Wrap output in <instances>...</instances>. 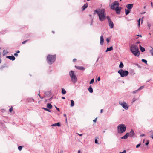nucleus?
<instances>
[{"instance_id": "nucleus-60", "label": "nucleus", "mask_w": 153, "mask_h": 153, "mask_svg": "<svg viewBox=\"0 0 153 153\" xmlns=\"http://www.w3.org/2000/svg\"><path fill=\"white\" fill-rule=\"evenodd\" d=\"M143 18H142V19H141V20H142V22H141V23H142V22H143Z\"/></svg>"}, {"instance_id": "nucleus-62", "label": "nucleus", "mask_w": 153, "mask_h": 153, "mask_svg": "<svg viewBox=\"0 0 153 153\" xmlns=\"http://www.w3.org/2000/svg\"><path fill=\"white\" fill-rule=\"evenodd\" d=\"M38 95L39 96H40V94H39V93L38 94Z\"/></svg>"}, {"instance_id": "nucleus-40", "label": "nucleus", "mask_w": 153, "mask_h": 153, "mask_svg": "<svg viewBox=\"0 0 153 153\" xmlns=\"http://www.w3.org/2000/svg\"><path fill=\"white\" fill-rule=\"evenodd\" d=\"M126 151L125 150H124L123 151V152H120L119 153H126Z\"/></svg>"}, {"instance_id": "nucleus-4", "label": "nucleus", "mask_w": 153, "mask_h": 153, "mask_svg": "<svg viewBox=\"0 0 153 153\" xmlns=\"http://www.w3.org/2000/svg\"><path fill=\"white\" fill-rule=\"evenodd\" d=\"M56 58V55H48L47 56V60L48 63L51 64L55 62Z\"/></svg>"}, {"instance_id": "nucleus-53", "label": "nucleus", "mask_w": 153, "mask_h": 153, "mask_svg": "<svg viewBox=\"0 0 153 153\" xmlns=\"http://www.w3.org/2000/svg\"><path fill=\"white\" fill-rule=\"evenodd\" d=\"M58 111H59V108H57V109H56Z\"/></svg>"}, {"instance_id": "nucleus-12", "label": "nucleus", "mask_w": 153, "mask_h": 153, "mask_svg": "<svg viewBox=\"0 0 153 153\" xmlns=\"http://www.w3.org/2000/svg\"><path fill=\"white\" fill-rule=\"evenodd\" d=\"M104 40L103 36H101L100 37V44L102 45L104 43Z\"/></svg>"}, {"instance_id": "nucleus-64", "label": "nucleus", "mask_w": 153, "mask_h": 153, "mask_svg": "<svg viewBox=\"0 0 153 153\" xmlns=\"http://www.w3.org/2000/svg\"><path fill=\"white\" fill-rule=\"evenodd\" d=\"M55 108L56 109H57V108H58L57 107H56V106H55Z\"/></svg>"}, {"instance_id": "nucleus-47", "label": "nucleus", "mask_w": 153, "mask_h": 153, "mask_svg": "<svg viewBox=\"0 0 153 153\" xmlns=\"http://www.w3.org/2000/svg\"><path fill=\"white\" fill-rule=\"evenodd\" d=\"M138 91V90H136L134 91L133 92V93L134 94V93H136Z\"/></svg>"}, {"instance_id": "nucleus-27", "label": "nucleus", "mask_w": 153, "mask_h": 153, "mask_svg": "<svg viewBox=\"0 0 153 153\" xmlns=\"http://www.w3.org/2000/svg\"><path fill=\"white\" fill-rule=\"evenodd\" d=\"M144 88V86H142L140 87L137 90H138V91H140V90L143 89V88Z\"/></svg>"}, {"instance_id": "nucleus-32", "label": "nucleus", "mask_w": 153, "mask_h": 153, "mask_svg": "<svg viewBox=\"0 0 153 153\" xmlns=\"http://www.w3.org/2000/svg\"><path fill=\"white\" fill-rule=\"evenodd\" d=\"M13 110V108L12 106L9 109V111L11 113L12 112V111Z\"/></svg>"}, {"instance_id": "nucleus-52", "label": "nucleus", "mask_w": 153, "mask_h": 153, "mask_svg": "<svg viewBox=\"0 0 153 153\" xmlns=\"http://www.w3.org/2000/svg\"><path fill=\"white\" fill-rule=\"evenodd\" d=\"M103 109H101L100 111V112L101 113H102L103 112Z\"/></svg>"}, {"instance_id": "nucleus-3", "label": "nucleus", "mask_w": 153, "mask_h": 153, "mask_svg": "<svg viewBox=\"0 0 153 153\" xmlns=\"http://www.w3.org/2000/svg\"><path fill=\"white\" fill-rule=\"evenodd\" d=\"M130 48L131 51L135 56H138L140 55V51L138 47L136 45L132 44L130 46Z\"/></svg>"}, {"instance_id": "nucleus-61", "label": "nucleus", "mask_w": 153, "mask_h": 153, "mask_svg": "<svg viewBox=\"0 0 153 153\" xmlns=\"http://www.w3.org/2000/svg\"><path fill=\"white\" fill-rule=\"evenodd\" d=\"M80 150H79V151H78V153H80Z\"/></svg>"}, {"instance_id": "nucleus-26", "label": "nucleus", "mask_w": 153, "mask_h": 153, "mask_svg": "<svg viewBox=\"0 0 153 153\" xmlns=\"http://www.w3.org/2000/svg\"><path fill=\"white\" fill-rule=\"evenodd\" d=\"M150 133L151 134V135L150 136V137L153 139V132L152 131H150Z\"/></svg>"}, {"instance_id": "nucleus-6", "label": "nucleus", "mask_w": 153, "mask_h": 153, "mask_svg": "<svg viewBox=\"0 0 153 153\" xmlns=\"http://www.w3.org/2000/svg\"><path fill=\"white\" fill-rule=\"evenodd\" d=\"M69 75L71 78L72 82L74 83L76 82L77 79V78L74 73V72L71 71L69 72Z\"/></svg>"}, {"instance_id": "nucleus-9", "label": "nucleus", "mask_w": 153, "mask_h": 153, "mask_svg": "<svg viewBox=\"0 0 153 153\" xmlns=\"http://www.w3.org/2000/svg\"><path fill=\"white\" fill-rule=\"evenodd\" d=\"M133 4H128L126 6V7L129 10L131 9L133 6Z\"/></svg>"}, {"instance_id": "nucleus-35", "label": "nucleus", "mask_w": 153, "mask_h": 153, "mask_svg": "<svg viewBox=\"0 0 153 153\" xmlns=\"http://www.w3.org/2000/svg\"><path fill=\"white\" fill-rule=\"evenodd\" d=\"M147 26L148 27L149 29H150L151 26V25L150 24L149 22H148L147 23Z\"/></svg>"}, {"instance_id": "nucleus-39", "label": "nucleus", "mask_w": 153, "mask_h": 153, "mask_svg": "<svg viewBox=\"0 0 153 153\" xmlns=\"http://www.w3.org/2000/svg\"><path fill=\"white\" fill-rule=\"evenodd\" d=\"M106 18H107V19H108V22L110 21H111L109 16H107V17L106 16Z\"/></svg>"}, {"instance_id": "nucleus-24", "label": "nucleus", "mask_w": 153, "mask_h": 153, "mask_svg": "<svg viewBox=\"0 0 153 153\" xmlns=\"http://www.w3.org/2000/svg\"><path fill=\"white\" fill-rule=\"evenodd\" d=\"M88 91L90 93H92L93 92V90L91 86H90L88 88Z\"/></svg>"}, {"instance_id": "nucleus-58", "label": "nucleus", "mask_w": 153, "mask_h": 153, "mask_svg": "<svg viewBox=\"0 0 153 153\" xmlns=\"http://www.w3.org/2000/svg\"><path fill=\"white\" fill-rule=\"evenodd\" d=\"M140 43V42L139 41H138V42H137V44H138V43Z\"/></svg>"}, {"instance_id": "nucleus-57", "label": "nucleus", "mask_w": 153, "mask_h": 153, "mask_svg": "<svg viewBox=\"0 0 153 153\" xmlns=\"http://www.w3.org/2000/svg\"><path fill=\"white\" fill-rule=\"evenodd\" d=\"M4 51H5L4 50L3 51V52L4 53V54H6V53H4Z\"/></svg>"}, {"instance_id": "nucleus-18", "label": "nucleus", "mask_w": 153, "mask_h": 153, "mask_svg": "<svg viewBox=\"0 0 153 153\" xmlns=\"http://www.w3.org/2000/svg\"><path fill=\"white\" fill-rule=\"evenodd\" d=\"M125 14L127 15H128L130 12V10L128 9H125Z\"/></svg>"}, {"instance_id": "nucleus-54", "label": "nucleus", "mask_w": 153, "mask_h": 153, "mask_svg": "<svg viewBox=\"0 0 153 153\" xmlns=\"http://www.w3.org/2000/svg\"><path fill=\"white\" fill-rule=\"evenodd\" d=\"M137 36H139L140 37H142V36L141 35H138Z\"/></svg>"}, {"instance_id": "nucleus-34", "label": "nucleus", "mask_w": 153, "mask_h": 153, "mask_svg": "<svg viewBox=\"0 0 153 153\" xmlns=\"http://www.w3.org/2000/svg\"><path fill=\"white\" fill-rule=\"evenodd\" d=\"M140 18L139 20H138V26L139 27H140Z\"/></svg>"}, {"instance_id": "nucleus-59", "label": "nucleus", "mask_w": 153, "mask_h": 153, "mask_svg": "<svg viewBox=\"0 0 153 153\" xmlns=\"http://www.w3.org/2000/svg\"><path fill=\"white\" fill-rule=\"evenodd\" d=\"M62 99H65V98L64 97H62Z\"/></svg>"}, {"instance_id": "nucleus-56", "label": "nucleus", "mask_w": 153, "mask_h": 153, "mask_svg": "<svg viewBox=\"0 0 153 153\" xmlns=\"http://www.w3.org/2000/svg\"><path fill=\"white\" fill-rule=\"evenodd\" d=\"M64 117H66V114H64Z\"/></svg>"}, {"instance_id": "nucleus-8", "label": "nucleus", "mask_w": 153, "mask_h": 153, "mask_svg": "<svg viewBox=\"0 0 153 153\" xmlns=\"http://www.w3.org/2000/svg\"><path fill=\"white\" fill-rule=\"evenodd\" d=\"M119 104L122 106L126 110H127L128 108V106L127 105V104L125 102H119Z\"/></svg>"}, {"instance_id": "nucleus-11", "label": "nucleus", "mask_w": 153, "mask_h": 153, "mask_svg": "<svg viewBox=\"0 0 153 153\" xmlns=\"http://www.w3.org/2000/svg\"><path fill=\"white\" fill-rule=\"evenodd\" d=\"M75 67L76 69L79 70H84L85 69L84 67L82 66H75Z\"/></svg>"}, {"instance_id": "nucleus-31", "label": "nucleus", "mask_w": 153, "mask_h": 153, "mask_svg": "<svg viewBox=\"0 0 153 153\" xmlns=\"http://www.w3.org/2000/svg\"><path fill=\"white\" fill-rule=\"evenodd\" d=\"M142 61L143 62H144L145 63H147V61L146 60H145L144 59H142Z\"/></svg>"}, {"instance_id": "nucleus-5", "label": "nucleus", "mask_w": 153, "mask_h": 153, "mask_svg": "<svg viewBox=\"0 0 153 153\" xmlns=\"http://www.w3.org/2000/svg\"><path fill=\"white\" fill-rule=\"evenodd\" d=\"M126 130V127L124 124H119L117 127L118 132L119 133L121 134L124 132Z\"/></svg>"}, {"instance_id": "nucleus-13", "label": "nucleus", "mask_w": 153, "mask_h": 153, "mask_svg": "<svg viewBox=\"0 0 153 153\" xmlns=\"http://www.w3.org/2000/svg\"><path fill=\"white\" fill-rule=\"evenodd\" d=\"M7 58L9 59L10 60H12V61H13V60H15V58L13 56H7Z\"/></svg>"}, {"instance_id": "nucleus-29", "label": "nucleus", "mask_w": 153, "mask_h": 153, "mask_svg": "<svg viewBox=\"0 0 153 153\" xmlns=\"http://www.w3.org/2000/svg\"><path fill=\"white\" fill-rule=\"evenodd\" d=\"M42 108L43 109L47 111H48L49 112H50V111L49 109H48L47 108Z\"/></svg>"}, {"instance_id": "nucleus-1", "label": "nucleus", "mask_w": 153, "mask_h": 153, "mask_svg": "<svg viewBox=\"0 0 153 153\" xmlns=\"http://www.w3.org/2000/svg\"><path fill=\"white\" fill-rule=\"evenodd\" d=\"M96 13L98 16L100 21H103L105 20L106 18V14L105 9H101L100 10H95L94 12V15Z\"/></svg>"}, {"instance_id": "nucleus-38", "label": "nucleus", "mask_w": 153, "mask_h": 153, "mask_svg": "<svg viewBox=\"0 0 153 153\" xmlns=\"http://www.w3.org/2000/svg\"><path fill=\"white\" fill-rule=\"evenodd\" d=\"M110 39L109 38H107L106 39V41L108 43L110 41Z\"/></svg>"}, {"instance_id": "nucleus-48", "label": "nucleus", "mask_w": 153, "mask_h": 153, "mask_svg": "<svg viewBox=\"0 0 153 153\" xmlns=\"http://www.w3.org/2000/svg\"><path fill=\"white\" fill-rule=\"evenodd\" d=\"M97 118H96L94 120H93V121H94L95 122H96V121H97Z\"/></svg>"}, {"instance_id": "nucleus-63", "label": "nucleus", "mask_w": 153, "mask_h": 153, "mask_svg": "<svg viewBox=\"0 0 153 153\" xmlns=\"http://www.w3.org/2000/svg\"><path fill=\"white\" fill-rule=\"evenodd\" d=\"M144 9H145V8H146V7H145V6H144Z\"/></svg>"}, {"instance_id": "nucleus-49", "label": "nucleus", "mask_w": 153, "mask_h": 153, "mask_svg": "<svg viewBox=\"0 0 153 153\" xmlns=\"http://www.w3.org/2000/svg\"><path fill=\"white\" fill-rule=\"evenodd\" d=\"M145 136V134H143L140 135V137H142L144 136Z\"/></svg>"}, {"instance_id": "nucleus-43", "label": "nucleus", "mask_w": 153, "mask_h": 153, "mask_svg": "<svg viewBox=\"0 0 153 153\" xmlns=\"http://www.w3.org/2000/svg\"><path fill=\"white\" fill-rule=\"evenodd\" d=\"M136 100V99L135 98H134L133 99V102Z\"/></svg>"}, {"instance_id": "nucleus-44", "label": "nucleus", "mask_w": 153, "mask_h": 153, "mask_svg": "<svg viewBox=\"0 0 153 153\" xmlns=\"http://www.w3.org/2000/svg\"><path fill=\"white\" fill-rule=\"evenodd\" d=\"M77 60V59H73V61L74 62H75Z\"/></svg>"}, {"instance_id": "nucleus-21", "label": "nucleus", "mask_w": 153, "mask_h": 153, "mask_svg": "<svg viewBox=\"0 0 153 153\" xmlns=\"http://www.w3.org/2000/svg\"><path fill=\"white\" fill-rule=\"evenodd\" d=\"M113 47L112 46L110 47V48H108L107 49V50L106 51V52H107L108 51H110L113 50Z\"/></svg>"}, {"instance_id": "nucleus-36", "label": "nucleus", "mask_w": 153, "mask_h": 153, "mask_svg": "<svg viewBox=\"0 0 153 153\" xmlns=\"http://www.w3.org/2000/svg\"><path fill=\"white\" fill-rule=\"evenodd\" d=\"M94 82V79H92L90 81V84H92Z\"/></svg>"}, {"instance_id": "nucleus-33", "label": "nucleus", "mask_w": 153, "mask_h": 153, "mask_svg": "<svg viewBox=\"0 0 153 153\" xmlns=\"http://www.w3.org/2000/svg\"><path fill=\"white\" fill-rule=\"evenodd\" d=\"M22 146H19L18 147V149L19 151H21L22 149Z\"/></svg>"}, {"instance_id": "nucleus-17", "label": "nucleus", "mask_w": 153, "mask_h": 153, "mask_svg": "<svg viewBox=\"0 0 153 153\" xmlns=\"http://www.w3.org/2000/svg\"><path fill=\"white\" fill-rule=\"evenodd\" d=\"M88 4H85L82 7V9L83 10H84L85 9H86V8L88 7Z\"/></svg>"}, {"instance_id": "nucleus-25", "label": "nucleus", "mask_w": 153, "mask_h": 153, "mask_svg": "<svg viewBox=\"0 0 153 153\" xmlns=\"http://www.w3.org/2000/svg\"><path fill=\"white\" fill-rule=\"evenodd\" d=\"M66 93V91L63 88L62 89V93L63 94H65Z\"/></svg>"}, {"instance_id": "nucleus-20", "label": "nucleus", "mask_w": 153, "mask_h": 153, "mask_svg": "<svg viewBox=\"0 0 153 153\" xmlns=\"http://www.w3.org/2000/svg\"><path fill=\"white\" fill-rule=\"evenodd\" d=\"M47 107L49 109H51L52 107V106L51 104L48 103L47 104Z\"/></svg>"}, {"instance_id": "nucleus-50", "label": "nucleus", "mask_w": 153, "mask_h": 153, "mask_svg": "<svg viewBox=\"0 0 153 153\" xmlns=\"http://www.w3.org/2000/svg\"><path fill=\"white\" fill-rule=\"evenodd\" d=\"M14 55L15 56H17L18 55L17 53H16L14 54Z\"/></svg>"}, {"instance_id": "nucleus-19", "label": "nucleus", "mask_w": 153, "mask_h": 153, "mask_svg": "<svg viewBox=\"0 0 153 153\" xmlns=\"http://www.w3.org/2000/svg\"><path fill=\"white\" fill-rule=\"evenodd\" d=\"M140 48L141 51L142 52H143L145 51V48L142 47L140 45Z\"/></svg>"}, {"instance_id": "nucleus-28", "label": "nucleus", "mask_w": 153, "mask_h": 153, "mask_svg": "<svg viewBox=\"0 0 153 153\" xmlns=\"http://www.w3.org/2000/svg\"><path fill=\"white\" fill-rule=\"evenodd\" d=\"M99 139V138L98 137L96 138L95 140V143L99 144V143H98V141L97 140V139Z\"/></svg>"}, {"instance_id": "nucleus-51", "label": "nucleus", "mask_w": 153, "mask_h": 153, "mask_svg": "<svg viewBox=\"0 0 153 153\" xmlns=\"http://www.w3.org/2000/svg\"><path fill=\"white\" fill-rule=\"evenodd\" d=\"M151 6L153 7V5H152L153 4V3L152 2H151Z\"/></svg>"}, {"instance_id": "nucleus-2", "label": "nucleus", "mask_w": 153, "mask_h": 153, "mask_svg": "<svg viewBox=\"0 0 153 153\" xmlns=\"http://www.w3.org/2000/svg\"><path fill=\"white\" fill-rule=\"evenodd\" d=\"M119 4L117 1L114 2L111 5V8L115 10L117 14H120L121 10V7H119Z\"/></svg>"}, {"instance_id": "nucleus-37", "label": "nucleus", "mask_w": 153, "mask_h": 153, "mask_svg": "<svg viewBox=\"0 0 153 153\" xmlns=\"http://www.w3.org/2000/svg\"><path fill=\"white\" fill-rule=\"evenodd\" d=\"M28 41V40H25V41H24L22 43V44H24L26 43Z\"/></svg>"}, {"instance_id": "nucleus-30", "label": "nucleus", "mask_w": 153, "mask_h": 153, "mask_svg": "<svg viewBox=\"0 0 153 153\" xmlns=\"http://www.w3.org/2000/svg\"><path fill=\"white\" fill-rule=\"evenodd\" d=\"M150 52L152 56H153V48H152V49L150 51Z\"/></svg>"}, {"instance_id": "nucleus-22", "label": "nucleus", "mask_w": 153, "mask_h": 153, "mask_svg": "<svg viewBox=\"0 0 153 153\" xmlns=\"http://www.w3.org/2000/svg\"><path fill=\"white\" fill-rule=\"evenodd\" d=\"M124 65L122 62H121L119 65V67L120 68H123Z\"/></svg>"}, {"instance_id": "nucleus-23", "label": "nucleus", "mask_w": 153, "mask_h": 153, "mask_svg": "<svg viewBox=\"0 0 153 153\" xmlns=\"http://www.w3.org/2000/svg\"><path fill=\"white\" fill-rule=\"evenodd\" d=\"M74 103L73 100L71 101V107H73L74 105Z\"/></svg>"}, {"instance_id": "nucleus-15", "label": "nucleus", "mask_w": 153, "mask_h": 153, "mask_svg": "<svg viewBox=\"0 0 153 153\" xmlns=\"http://www.w3.org/2000/svg\"><path fill=\"white\" fill-rule=\"evenodd\" d=\"M129 135V133H127L124 136L122 137L121 138L122 139H126L127 138L128 136Z\"/></svg>"}, {"instance_id": "nucleus-7", "label": "nucleus", "mask_w": 153, "mask_h": 153, "mask_svg": "<svg viewBox=\"0 0 153 153\" xmlns=\"http://www.w3.org/2000/svg\"><path fill=\"white\" fill-rule=\"evenodd\" d=\"M118 72L119 73L122 77H123L127 76L128 74V72L127 71L123 70V69L119 70Z\"/></svg>"}, {"instance_id": "nucleus-45", "label": "nucleus", "mask_w": 153, "mask_h": 153, "mask_svg": "<svg viewBox=\"0 0 153 153\" xmlns=\"http://www.w3.org/2000/svg\"><path fill=\"white\" fill-rule=\"evenodd\" d=\"M100 77H99L98 78H97V80L98 81H100Z\"/></svg>"}, {"instance_id": "nucleus-41", "label": "nucleus", "mask_w": 153, "mask_h": 153, "mask_svg": "<svg viewBox=\"0 0 153 153\" xmlns=\"http://www.w3.org/2000/svg\"><path fill=\"white\" fill-rule=\"evenodd\" d=\"M140 143L138 144V145H137L136 146V147L137 148H138V147H139L140 146Z\"/></svg>"}, {"instance_id": "nucleus-55", "label": "nucleus", "mask_w": 153, "mask_h": 153, "mask_svg": "<svg viewBox=\"0 0 153 153\" xmlns=\"http://www.w3.org/2000/svg\"><path fill=\"white\" fill-rule=\"evenodd\" d=\"M80 136H82V134H78Z\"/></svg>"}, {"instance_id": "nucleus-14", "label": "nucleus", "mask_w": 153, "mask_h": 153, "mask_svg": "<svg viewBox=\"0 0 153 153\" xmlns=\"http://www.w3.org/2000/svg\"><path fill=\"white\" fill-rule=\"evenodd\" d=\"M109 26L111 28H113L114 27V24L111 21H110L108 22Z\"/></svg>"}, {"instance_id": "nucleus-46", "label": "nucleus", "mask_w": 153, "mask_h": 153, "mask_svg": "<svg viewBox=\"0 0 153 153\" xmlns=\"http://www.w3.org/2000/svg\"><path fill=\"white\" fill-rule=\"evenodd\" d=\"M16 53L17 54L18 53H20V51L19 50H17L16 51Z\"/></svg>"}, {"instance_id": "nucleus-10", "label": "nucleus", "mask_w": 153, "mask_h": 153, "mask_svg": "<svg viewBox=\"0 0 153 153\" xmlns=\"http://www.w3.org/2000/svg\"><path fill=\"white\" fill-rule=\"evenodd\" d=\"M134 134V131L132 129H131V131L129 133V136L132 137H133Z\"/></svg>"}, {"instance_id": "nucleus-16", "label": "nucleus", "mask_w": 153, "mask_h": 153, "mask_svg": "<svg viewBox=\"0 0 153 153\" xmlns=\"http://www.w3.org/2000/svg\"><path fill=\"white\" fill-rule=\"evenodd\" d=\"M61 126L60 123L58 122L57 123H54V124H52L51 125V126Z\"/></svg>"}, {"instance_id": "nucleus-42", "label": "nucleus", "mask_w": 153, "mask_h": 153, "mask_svg": "<svg viewBox=\"0 0 153 153\" xmlns=\"http://www.w3.org/2000/svg\"><path fill=\"white\" fill-rule=\"evenodd\" d=\"M149 143V141H147V142L145 143V144L146 145H148Z\"/></svg>"}]
</instances>
